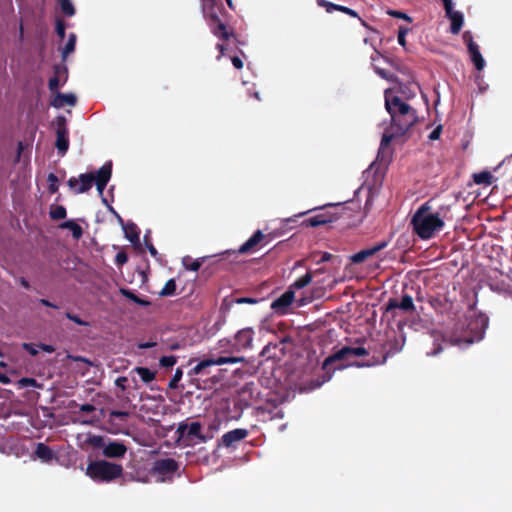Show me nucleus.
Masks as SVG:
<instances>
[{
  "mask_svg": "<svg viewBox=\"0 0 512 512\" xmlns=\"http://www.w3.org/2000/svg\"><path fill=\"white\" fill-rule=\"evenodd\" d=\"M448 212L449 209L443 207L437 212H432L431 201H426L418 207L411 218L414 233L422 240L431 239L444 227Z\"/></svg>",
  "mask_w": 512,
  "mask_h": 512,
  "instance_id": "f257e3e1",
  "label": "nucleus"
},
{
  "mask_svg": "<svg viewBox=\"0 0 512 512\" xmlns=\"http://www.w3.org/2000/svg\"><path fill=\"white\" fill-rule=\"evenodd\" d=\"M385 108L391 117V129L397 135H404L418 122L417 111L388 90L385 91Z\"/></svg>",
  "mask_w": 512,
  "mask_h": 512,
  "instance_id": "f03ea898",
  "label": "nucleus"
},
{
  "mask_svg": "<svg viewBox=\"0 0 512 512\" xmlns=\"http://www.w3.org/2000/svg\"><path fill=\"white\" fill-rule=\"evenodd\" d=\"M112 175V163H105L96 174L83 173L79 175V178L71 177L68 180V186L74 189L75 193L81 194L89 191L93 183L100 194L103 193Z\"/></svg>",
  "mask_w": 512,
  "mask_h": 512,
  "instance_id": "7ed1b4c3",
  "label": "nucleus"
},
{
  "mask_svg": "<svg viewBox=\"0 0 512 512\" xmlns=\"http://www.w3.org/2000/svg\"><path fill=\"white\" fill-rule=\"evenodd\" d=\"M86 475L95 482L110 483L123 475V466L107 460H95L88 463Z\"/></svg>",
  "mask_w": 512,
  "mask_h": 512,
  "instance_id": "20e7f679",
  "label": "nucleus"
},
{
  "mask_svg": "<svg viewBox=\"0 0 512 512\" xmlns=\"http://www.w3.org/2000/svg\"><path fill=\"white\" fill-rule=\"evenodd\" d=\"M368 355L367 349L364 347H349L344 346L338 351L334 352L332 355L328 356L322 364V370L324 374L322 376L321 381H317L316 387H320L323 383L329 381L332 377V372L330 366L341 360L349 359L350 357H360Z\"/></svg>",
  "mask_w": 512,
  "mask_h": 512,
  "instance_id": "39448f33",
  "label": "nucleus"
},
{
  "mask_svg": "<svg viewBox=\"0 0 512 512\" xmlns=\"http://www.w3.org/2000/svg\"><path fill=\"white\" fill-rule=\"evenodd\" d=\"M87 444L96 449H102V455L106 458H123L127 452V446L120 441H113L101 435H90Z\"/></svg>",
  "mask_w": 512,
  "mask_h": 512,
  "instance_id": "423d86ee",
  "label": "nucleus"
},
{
  "mask_svg": "<svg viewBox=\"0 0 512 512\" xmlns=\"http://www.w3.org/2000/svg\"><path fill=\"white\" fill-rule=\"evenodd\" d=\"M488 325V319L480 316L475 319H471L467 324L470 332H466L463 336L455 337L453 342L456 344L460 343H473L475 339H481L485 328Z\"/></svg>",
  "mask_w": 512,
  "mask_h": 512,
  "instance_id": "0eeeda50",
  "label": "nucleus"
},
{
  "mask_svg": "<svg viewBox=\"0 0 512 512\" xmlns=\"http://www.w3.org/2000/svg\"><path fill=\"white\" fill-rule=\"evenodd\" d=\"M402 310L405 313H414L416 311V307L413 301V297L408 294H403L401 299L390 298L385 306L383 307L384 315H391L394 319L397 316L396 310Z\"/></svg>",
  "mask_w": 512,
  "mask_h": 512,
  "instance_id": "6e6552de",
  "label": "nucleus"
},
{
  "mask_svg": "<svg viewBox=\"0 0 512 512\" xmlns=\"http://www.w3.org/2000/svg\"><path fill=\"white\" fill-rule=\"evenodd\" d=\"M204 17L207 19L210 31L219 40L228 41L231 37L235 38L233 31L221 21L216 10L208 12Z\"/></svg>",
  "mask_w": 512,
  "mask_h": 512,
  "instance_id": "1a4fd4ad",
  "label": "nucleus"
},
{
  "mask_svg": "<svg viewBox=\"0 0 512 512\" xmlns=\"http://www.w3.org/2000/svg\"><path fill=\"white\" fill-rule=\"evenodd\" d=\"M56 142L58 154L64 156L69 149V130L67 127V120L64 116L58 115L56 117Z\"/></svg>",
  "mask_w": 512,
  "mask_h": 512,
  "instance_id": "9d476101",
  "label": "nucleus"
},
{
  "mask_svg": "<svg viewBox=\"0 0 512 512\" xmlns=\"http://www.w3.org/2000/svg\"><path fill=\"white\" fill-rule=\"evenodd\" d=\"M179 467V463L173 458H160L154 461L151 472L163 478H172Z\"/></svg>",
  "mask_w": 512,
  "mask_h": 512,
  "instance_id": "9b49d317",
  "label": "nucleus"
},
{
  "mask_svg": "<svg viewBox=\"0 0 512 512\" xmlns=\"http://www.w3.org/2000/svg\"><path fill=\"white\" fill-rule=\"evenodd\" d=\"M273 239V236L271 233L269 234H263L261 230H257L254 232V234L245 242L243 243L239 249L238 253L240 254H246L250 253L256 250V248L263 243L264 245L268 244Z\"/></svg>",
  "mask_w": 512,
  "mask_h": 512,
  "instance_id": "f8f14e48",
  "label": "nucleus"
},
{
  "mask_svg": "<svg viewBox=\"0 0 512 512\" xmlns=\"http://www.w3.org/2000/svg\"><path fill=\"white\" fill-rule=\"evenodd\" d=\"M446 17L451 21L450 32L454 35L458 34L463 26L464 17L460 11L453 9L452 0H442Z\"/></svg>",
  "mask_w": 512,
  "mask_h": 512,
  "instance_id": "ddd939ff",
  "label": "nucleus"
},
{
  "mask_svg": "<svg viewBox=\"0 0 512 512\" xmlns=\"http://www.w3.org/2000/svg\"><path fill=\"white\" fill-rule=\"evenodd\" d=\"M294 298V291L288 288V290L271 303V309L278 315H285L288 312V308L293 303Z\"/></svg>",
  "mask_w": 512,
  "mask_h": 512,
  "instance_id": "4468645a",
  "label": "nucleus"
},
{
  "mask_svg": "<svg viewBox=\"0 0 512 512\" xmlns=\"http://www.w3.org/2000/svg\"><path fill=\"white\" fill-rule=\"evenodd\" d=\"M248 434L249 431L244 428L230 430L222 435L221 444L227 448L234 447L236 443L244 440Z\"/></svg>",
  "mask_w": 512,
  "mask_h": 512,
  "instance_id": "2eb2a0df",
  "label": "nucleus"
},
{
  "mask_svg": "<svg viewBox=\"0 0 512 512\" xmlns=\"http://www.w3.org/2000/svg\"><path fill=\"white\" fill-rule=\"evenodd\" d=\"M339 218L337 213L331 211H324L322 213L316 214L306 220H304V224L307 227H318L321 225H325L328 223H332Z\"/></svg>",
  "mask_w": 512,
  "mask_h": 512,
  "instance_id": "dca6fc26",
  "label": "nucleus"
},
{
  "mask_svg": "<svg viewBox=\"0 0 512 512\" xmlns=\"http://www.w3.org/2000/svg\"><path fill=\"white\" fill-rule=\"evenodd\" d=\"M254 330L250 327L239 330L235 335V346L237 350L248 349L252 347Z\"/></svg>",
  "mask_w": 512,
  "mask_h": 512,
  "instance_id": "f3484780",
  "label": "nucleus"
},
{
  "mask_svg": "<svg viewBox=\"0 0 512 512\" xmlns=\"http://www.w3.org/2000/svg\"><path fill=\"white\" fill-rule=\"evenodd\" d=\"M387 242L386 241H382L376 245H374L373 247H370V248H367V249H363L355 254H353L351 256V261L355 264H359V263H362L364 262L367 258L375 255L377 252L381 251L382 249H384L386 246H387Z\"/></svg>",
  "mask_w": 512,
  "mask_h": 512,
  "instance_id": "a211bd4d",
  "label": "nucleus"
},
{
  "mask_svg": "<svg viewBox=\"0 0 512 512\" xmlns=\"http://www.w3.org/2000/svg\"><path fill=\"white\" fill-rule=\"evenodd\" d=\"M53 72H54V76H52L49 81H48V88L51 92H55L57 93L58 92V89L61 85L60 83V75L61 74H64L65 75V78L63 80V83L64 84L68 78L67 74H68V70H67V67L65 66H62V65H59V64H56L54 65L53 67Z\"/></svg>",
  "mask_w": 512,
  "mask_h": 512,
  "instance_id": "6ab92c4d",
  "label": "nucleus"
},
{
  "mask_svg": "<svg viewBox=\"0 0 512 512\" xmlns=\"http://www.w3.org/2000/svg\"><path fill=\"white\" fill-rule=\"evenodd\" d=\"M117 217L123 226L126 239L129 240L135 247L140 246V231L137 225L134 223L124 224L123 219L119 215Z\"/></svg>",
  "mask_w": 512,
  "mask_h": 512,
  "instance_id": "aec40b11",
  "label": "nucleus"
},
{
  "mask_svg": "<svg viewBox=\"0 0 512 512\" xmlns=\"http://www.w3.org/2000/svg\"><path fill=\"white\" fill-rule=\"evenodd\" d=\"M77 102V98L72 93L63 94L60 92H57L54 96V98L51 100L50 105L54 108H62L65 105L69 106H75Z\"/></svg>",
  "mask_w": 512,
  "mask_h": 512,
  "instance_id": "412c9836",
  "label": "nucleus"
},
{
  "mask_svg": "<svg viewBox=\"0 0 512 512\" xmlns=\"http://www.w3.org/2000/svg\"><path fill=\"white\" fill-rule=\"evenodd\" d=\"M55 458L54 451L45 443L39 442L34 451V459H39L44 463H50Z\"/></svg>",
  "mask_w": 512,
  "mask_h": 512,
  "instance_id": "4be33fe9",
  "label": "nucleus"
},
{
  "mask_svg": "<svg viewBox=\"0 0 512 512\" xmlns=\"http://www.w3.org/2000/svg\"><path fill=\"white\" fill-rule=\"evenodd\" d=\"M316 2L318 4V6L325 8L328 13H331L333 11H340V12H343L351 17H359L358 13L349 7L334 4L327 0H316Z\"/></svg>",
  "mask_w": 512,
  "mask_h": 512,
  "instance_id": "5701e85b",
  "label": "nucleus"
},
{
  "mask_svg": "<svg viewBox=\"0 0 512 512\" xmlns=\"http://www.w3.org/2000/svg\"><path fill=\"white\" fill-rule=\"evenodd\" d=\"M213 366L210 357L204 358L199 361L189 372L188 376L193 377L195 375H209L208 368Z\"/></svg>",
  "mask_w": 512,
  "mask_h": 512,
  "instance_id": "b1692460",
  "label": "nucleus"
},
{
  "mask_svg": "<svg viewBox=\"0 0 512 512\" xmlns=\"http://www.w3.org/2000/svg\"><path fill=\"white\" fill-rule=\"evenodd\" d=\"M197 438L200 443L208 441L209 437L201 433L200 422H192L188 424L187 438Z\"/></svg>",
  "mask_w": 512,
  "mask_h": 512,
  "instance_id": "393cba45",
  "label": "nucleus"
},
{
  "mask_svg": "<svg viewBox=\"0 0 512 512\" xmlns=\"http://www.w3.org/2000/svg\"><path fill=\"white\" fill-rule=\"evenodd\" d=\"M468 52L470 54V57H471V61L473 62V64L475 65V68L478 70V71H481L483 70L484 66H485V61L482 57V54L480 52V49H479V46L476 45V46H472L468 49Z\"/></svg>",
  "mask_w": 512,
  "mask_h": 512,
  "instance_id": "a878e982",
  "label": "nucleus"
},
{
  "mask_svg": "<svg viewBox=\"0 0 512 512\" xmlns=\"http://www.w3.org/2000/svg\"><path fill=\"white\" fill-rule=\"evenodd\" d=\"M131 373L138 374L141 380L146 384L152 382L156 378V372L150 370L147 367L137 366L132 369Z\"/></svg>",
  "mask_w": 512,
  "mask_h": 512,
  "instance_id": "bb28decb",
  "label": "nucleus"
},
{
  "mask_svg": "<svg viewBox=\"0 0 512 512\" xmlns=\"http://www.w3.org/2000/svg\"><path fill=\"white\" fill-rule=\"evenodd\" d=\"M61 229H69L74 239L79 240L83 235L82 227L73 220H68L59 225Z\"/></svg>",
  "mask_w": 512,
  "mask_h": 512,
  "instance_id": "cd10ccee",
  "label": "nucleus"
},
{
  "mask_svg": "<svg viewBox=\"0 0 512 512\" xmlns=\"http://www.w3.org/2000/svg\"><path fill=\"white\" fill-rule=\"evenodd\" d=\"M494 180V176L489 171H482L473 175V181L477 185L489 186Z\"/></svg>",
  "mask_w": 512,
  "mask_h": 512,
  "instance_id": "c85d7f7f",
  "label": "nucleus"
},
{
  "mask_svg": "<svg viewBox=\"0 0 512 512\" xmlns=\"http://www.w3.org/2000/svg\"><path fill=\"white\" fill-rule=\"evenodd\" d=\"M416 88H419L416 82H409L408 84H403L399 82V93H401L405 98H413L416 95Z\"/></svg>",
  "mask_w": 512,
  "mask_h": 512,
  "instance_id": "c756f323",
  "label": "nucleus"
},
{
  "mask_svg": "<svg viewBox=\"0 0 512 512\" xmlns=\"http://www.w3.org/2000/svg\"><path fill=\"white\" fill-rule=\"evenodd\" d=\"M212 365H224V364H235L238 362L243 361V358L241 357H234V356H220V357H210Z\"/></svg>",
  "mask_w": 512,
  "mask_h": 512,
  "instance_id": "7c9ffc66",
  "label": "nucleus"
},
{
  "mask_svg": "<svg viewBox=\"0 0 512 512\" xmlns=\"http://www.w3.org/2000/svg\"><path fill=\"white\" fill-rule=\"evenodd\" d=\"M67 211L66 208L62 205H51L49 216L52 220L58 221L66 218Z\"/></svg>",
  "mask_w": 512,
  "mask_h": 512,
  "instance_id": "2f4dec72",
  "label": "nucleus"
},
{
  "mask_svg": "<svg viewBox=\"0 0 512 512\" xmlns=\"http://www.w3.org/2000/svg\"><path fill=\"white\" fill-rule=\"evenodd\" d=\"M312 281V273L307 272L305 275L298 278L294 283L289 287V289H301L309 285Z\"/></svg>",
  "mask_w": 512,
  "mask_h": 512,
  "instance_id": "473e14b6",
  "label": "nucleus"
},
{
  "mask_svg": "<svg viewBox=\"0 0 512 512\" xmlns=\"http://www.w3.org/2000/svg\"><path fill=\"white\" fill-rule=\"evenodd\" d=\"M76 35L74 33H71L69 35L68 41L65 44L64 48L62 49V58L65 60L66 57L72 53L75 50L76 46Z\"/></svg>",
  "mask_w": 512,
  "mask_h": 512,
  "instance_id": "72a5a7b5",
  "label": "nucleus"
},
{
  "mask_svg": "<svg viewBox=\"0 0 512 512\" xmlns=\"http://www.w3.org/2000/svg\"><path fill=\"white\" fill-rule=\"evenodd\" d=\"M176 282H175V279H169L164 287L162 288V290L160 291V296H163V297H167V296H172L176 293Z\"/></svg>",
  "mask_w": 512,
  "mask_h": 512,
  "instance_id": "f704fd0d",
  "label": "nucleus"
},
{
  "mask_svg": "<svg viewBox=\"0 0 512 512\" xmlns=\"http://www.w3.org/2000/svg\"><path fill=\"white\" fill-rule=\"evenodd\" d=\"M61 11L64 15L71 17L75 14V8L70 0H58Z\"/></svg>",
  "mask_w": 512,
  "mask_h": 512,
  "instance_id": "c9c22d12",
  "label": "nucleus"
},
{
  "mask_svg": "<svg viewBox=\"0 0 512 512\" xmlns=\"http://www.w3.org/2000/svg\"><path fill=\"white\" fill-rule=\"evenodd\" d=\"M177 362V357L174 355L162 356L159 360V364L163 368H172Z\"/></svg>",
  "mask_w": 512,
  "mask_h": 512,
  "instance_id": "e433bc0d",
  "label": "nucleus"
},
{
  "mask_svg": "<svg viewBox=\"0 0 512 512\" xmlns=\"http://www.w3.org/2000/svg\"><path fill=\"white\" fill-rule=\"evenodd\" d=\"M48 190L51 194L58 191V177L54 173H50L47 178Z\"/></svg>",
  "mask_w": 512,
  "mask_h": 512,
  "instance_id": "4c0bfd02",
  "label": "nucleus"
},
{
  "mask_svg": "<svg viewBox=\"0 0 512 512\" xmlns=\"http://www.w3.org/2000/svg\"><path fill=\"white\" fill-rule=\"evenodd\" d=\"M183 371L181 368H177L173 377L170 379L168 383V387L170 389H176L178 388L179 381L182 379Z\"/></svg>",
  "mask_w": 512,
  "mask_h": 512,
  "instance_id": "58836bf2",
  "label": "nucleus"
},
{
  "mask_svg": "<svg viewBox=\"0 0 512 512\" xmlns=\"http://www.w3.org/2000/svg\"><path fill=\"white\" fill-rule=\"evenodd\" d=\"M17 385L19 388L39 387V384L37 383L36 379L29 377H23L19 379Z\"/></svg>",
  "mask_w": 512,
  "mask_h": 512,
  "instance_id": "ea45409f",
  "label": "nucleus"
},
{
  "mask_svg": "<svg viewBox=\"0 0 512 512\" xmlns=\"http://www.w3.org/2000/svg\"><path fill=\"white\" fill-rule=\"evenodd\" d=\"M429 304L436 311L443 312L442 308L444 307V301L439 297H430L428 300Z\"/></svg>",
  "mask_w": 512,
  "mask_h": 512,
  "instance_id": "a19ab883",
  "label": "nucleus"
},
{
  "mask_svg": "<svg viewBox=\"0 0 512 512\" xmlns=\"http://www.w3.org/2000/svg\"><path fill=\"white\" fill-rule=\"evenodd\" d=\"M202 4V12L205 15H207L208 12L215 10L216 2L215 0H200Z\"/></svg>",
  "mask_w": 512,
  "mask_h": 512,
  "instance_id": "79ce46f5",
  "label": "nucleus"
},
{
  "mask_svg": "<svg viewBox=\"0 0 512 512\" xmlns=\"http://www.w3.org/2000/svg\"><path fill=\"white\" fill-rule=\"evenodd\" d=\"M66 318L73 321L77 325L80 326H89V322L82 320L78 315L73 314L71 312H66L65 314Z\"/></svg>",
  "mask_w": 512,
  "mask_h": 512,
  "instance_id": "37998d69",
  "label": "nucleus"
},
{
  "mask_svg": "<svg viewBox=\"0 0 512 512\" xmlns=\"http://www.w3.org/2000/svg\"><path fill=\"white\" fill-rule=\"evenodd\" d=\"M187 429H188V424L185 423V422H181L177 429H176V434L178 435V439H185L187 438Z\"/></svg>",
  "mask_w": 512,
  "mask_h": 512,
  "instance_id": "c03bdc74",
  "label": "nucleus"
},
{
  "mask_svg": "<svg viewBox=\"0 0 512 512\" xmlns=\"http://www.w3.org/2000/svg\"><path fill=\"white\" fill-rule=\"evenodd\" d=\"M144 243H145V246L147 247L149 253L151 254V256L157 257L158 251L156 250V248L150 241V236L148 234L144 235Z\"/></svg>",
  "mask_w": 512,
  "mask_h": 512,
  "instance_id": "a18cd8bd",
  "label": "nucleus"
},
{
  "mask_svg": "<svg viewBox=\"0 0 512 512\" xmlns=\"http://www.w3.org/2000/svg\"><path fill=\"white\" fill-rule=\"evenodd\" d=\"M109 415L110 418L120 419L122 421H125L129 417V413L127 411L119 410H112Z\"/></svg>",
  "mask_w": 512,
  "mask_h": 512,
  "instance_id": "49530a36",
  "label": "nucleus"
},
{
  "mask_svg": "<svg viewBox=\"0 0 512 512\" xmlns=\"http://www.w3.org/2000/svg\"><path fill=\"white\" fill-rule=\"evenodd\" d=\"M65 23L63 20L61 19H57L56 21V33L57 35L61 38V39H64L65 37Z\"/></svg>",
  "mask_w": 512,
  "mask_h": 512,
  "instance_id": "de8ad7c7",
  "label": "nucleus"
},
{
  "mask_svg": "<svg viewBox=\"0 0 512 512\" xmlns=\"http://www.w3.org/2000/svg\"><path fill=\"white\" fill-rule=\"evenodd\" d=\"M394 135H396L395 133L394 134H387V133H384L383 136H382V139H381V143H380V149H385L386 147H388L394 137Z\"/></svg>",
  "mask_w": 512,
  "mask_h": 512,
  "instance_id": "09e8293b",
  "label": "nucleus"
},
{
  "mask_svg": "<svg viewBox=\"0 0 512 512\" xmlns=\"http://www.w3.org/2000/svg\"><path fill=\"white\" fill-rule=\"evenodd\" d=\"M128 261V256L124 251H120L116 254L115 262L118 266H122Z\"/></svg>",
  "mask_w": 512,
  "mask_h": 512,
  "instance_id": "8fccbe9b",
  "label": "nucleus"
},
{
  "mask_svg": "<svg viewBox=\"0 0 512 512\" xmlns=\"http://www.w3.org/2000/svg\"><path fill=\"white\" fill-rule=\"evenodd\" d=\"M22 347L31 356H36L38 354V349L36 348V345L32 343H23Z\"/></svg>",
  "mask_w": 512,
  "mask_h": 512,
  "instance_id": "3c124183",
  "label": "nucleus"
},
{
  "mask_svg": "<svg viewBox=\"0 0 512 512\" xmlns=\"http://www.w3.org/2000/svg\"><path fill=\"white\" fill-rule=\"evenodd\" d=\"M463 40L467 45V48L469 49L472 46H476L477 44L473 40V36L470 31H466L463 34Z\"/></svg>",
  "mask_w": 512,
  "mask_h": 512,
  "instance_id": "603ef678",
  "label": "nucleus"
},
{
  "mask_svg": "<svg viewBox=\"0 0 512 512\" xmlns=\"http://www.w3.org/2000/svg\"><path fill=\"white\" fill-rule=\"evenodd\" d=\"M119 292H120L121 295H123L125 298L131 300L132 302L136 298V294L133 293L130 289L120 288Z\"/></svg>",
  "mask_w": 512,
  "mask_h": 512,
  "instance_id": "864d4df0",
  "label": "nucleus"
},
{
  "mask_svg": "<svg viewBox=\"0 0 512 512\" xmlns=\"http://www.w3.org/2000/svg\"><path fill=\"white\" fill-rule=\"evenodd\" d=\"M387 13H388V15L395 17V18L410 20V17L401 11L389 10Z\"/></svg>",
  "mask_w": 512,
  "mask_h": 512,
  "instance_id": "5fc2aeb1",
  "label": "nucleus"
},
{
  "mask_svg": "<svg viewBox=\"0 0 512 512\" xmlns=\"http://www.w3.org/2000/svg\"><path fill=\"white\" fill-rule=\"evenodd\" d=\"M184 265L187 270L198 271L201 267V262L196 259V260H193L190 264H187L186 262H184Z\"/></svg>",
  "mask_w": 512,
  "mask_h": 512,
  "instance_id": "6e6d98bb",
  "label": "nucleus"
},
{
  "mask_svg": "<svg viewBox=\"0 0 512 512\" xmlns=\"http://www.w3.org/2000/svg\"><path fill=\"white\" fill-rule=\"evenodd\" d=\"M442 133V125H438L428 136L430 140H438Z\"/></svg>",
  "mask_w": 512,
  "mask_h": 512,
  "instance_id": "4d7b16f0",
  "label": "nucleus"
},
{
  "mask_svg": "<svg viewBox=\"0 0 512 512\" xmlns=\"http://www.w3.org/2000/svg\"><path fill=\"white\" fill-rule=\"evenodd\" d=\"M407 29H404V28H400L399 31H398V43L401 45V46H405L406 45V33H407Z\"/></svg>",
  "mask_w": 512,
  "mask_h": 512,
  "instance_id": "13d9d810",
  "label": "nucleus"
},
{
  "mask_svg": "<svg viewBox=\"0 0 512 512\" xmlns=\"http://www.w3.org/2000/svg\"><path fill=\"white\" fill-rule=\"evenodd\" d=\"M235 302L237 304H256L258 302V300L255 298H251V297H241V298H237L235 300Z\"/></svg>",
  "mask_w": 512,
  "mask_h": 512,
  "instance_id": "bf43d9fd",
  "label": "nucleus"
},
{
  "mask_svg": "<svg viewBox=\"0 0 512 512\" xmlns=\"http://www.w3.org/2000/svg\"><path fill=\"white\" fill-rule=\"evenodd\" d=\"M127 381H128L127 377L121 376L116 379L115 384L117 387H119L121 390L124 391L126 389Z\"/></svg>",
  "mask_w": 512,
  "mask_h": 512,
  "instance_id": "052dcab7",
  "label": "nucleus"
},
{
  "mask_svg": "<svg viewBox=\"0 0 512 512\" xmlns=\"http://www.w3.org/2000/svg\"><path fill=\"white\" fill-rule=\"evenodd\" d=\"M38 347L42 351L47 352V353H53L55 351V347L50 345V344L41 343V344L38 345Z\"/></svg>",
  "mask_w": 512,
  "mask_h": 512,
  "instance_id": "680f3d73",
  "label": "nucleus"
},
{
  "mask_svg": "<svg viewBox=\"0 0 512 512\" xmlns=\"http://www.w3.org/2000/svg\"><path fill=\"white\" fill-rule=\"evenodd\" d=\"M95 410H96V408L92 404L86 403V404H83V405L80 406V411L81 412L90 413V412H93Z\"/></svg>",
  "mask_w": 512,
  "mask_h": 512,
  "instance_id": "e2e57ef3",
  "label": "nucleus"
},
{
  "mask_svg": "<svg viewBox=\"0 0 512 512\" xmlns=\"http://www.w3.org/2000/svg\"><path fill=\"white\" fill-rule=\"evenodd\" d=\"M231 61H232L233 66L236 69H242L243 68V61L238 56L232 57Z\"/></svg>",
  "mask_w": 512,
  "mask_h": 512,
  "instance_id": "0e129e2a",
  "label": "nucleus"
},
{
  "mask_svg": "<svg viewBox=\"0 0 512 512\" xmlns=\"http://www.w3.org/2000/svg\"><path fill=\"white\" fill-rule=\"evenodd\" d=\"M216 49L219 51V55L217 57V59L219 60L222 56L225 55L226 46L223 43H217Z\"/></svg>",
  "mask_w": 512,
  "mask_h": 512,
  "instance_id": "69168bd1",
  "label": "nucleus"
},
{
  "mask_svg": "<svg viewBox=\"0 0 512 512\" xmlns=\"http://www.w3.org/2000/svg\"><path fill=\"white\" fill-rule=\"evenodd\" d=\"M133 302L138 304V305H140V306H143V307H146V306L150 305V302L148 300L142 299V298L138 297L137 295H136V298L134 299Z\"/></svg>",
  "mask_w": 512,
  "mask_h": 512,
  "instance_id": "338daca9",
  "label": "nucleus"
},
{
  "mask_svg": "<svg viewBox=\"0 0 512 512\" xmlns=\"http://www.w3.org/2000/svg\"><path fill=\"white\" fill-rule=\"evenodd\" d=\"M39 303L44 305V306H46V307H51V308H54V309H58L59 308L56 304L50 302L47 299H40Z\"/></svg>",
  "mask_w": 512,
  "mask_h": 512,
  "instance_id": "774afa93",
  "label": "nucleus"
}]
</instances>
